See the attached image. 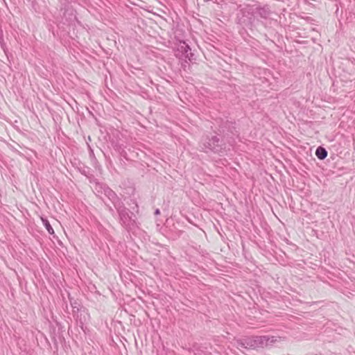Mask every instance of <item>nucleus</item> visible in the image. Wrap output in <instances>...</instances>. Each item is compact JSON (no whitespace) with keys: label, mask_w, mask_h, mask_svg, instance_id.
Returning a JSON list of instances; mask_svg holds the SVG:
<instances>
[{"label":"nucleus","mask_w":355,"mask_h":355,"mask_svg":"<svg viewBox=\"0 0 355 355\" xmlns=\"http://www.w3.org/2000/svg\"><path fill=\"white\" fill-rule=\"evenodd\" d=\"M236 347L241 349V348L246 349L258 350L272 346L277 342V338L275 336H244L239 338H234Z\"/></svg>","instance_id":"1"},{"label":"nucleus","mask_w":355,"mask_h":355,"mask_svg":"<svg viewBox=\"0 0 355 355\" xmlns=\"http://www.w3.org/2000/svg\"><path fill=\"white\" fill-rule=\"evenodd\" d=\"M202 148L205 152L212 151L217 153H220L222 149L219 144V139L216 136H213L211 138L207 137L202 142Z\"/></svg>","instance_id":"2"},{"label":"nucleus","mask_w":355,"mask_h":355,"mask_svg":"<svg viewBox=\"0 0 355 355\" xmlns=\"http://www.w3.org/2000/svg\"><path fill=\"white\" fill-rule=\"evenodd\" d=\"M243 14L253 13L255 15L259 16L263 19H268L270 15V10L268 6L257 7L253 9L252 7L247 6L241 10Z\"/></svg>","instance_id":"3"},{"label":"nucleus","mask_w":355,"mask_h":355,"mask_svg":"<svg viewBox=\"0 0 355 355\" xmlns=\"http://www.w3.org/2000/svg\"><path fill=\"white\" fill-rule=\"evenodd\" d=\"M178 51L182 53V55L189 60H193V53L191 52L190 46L185 42H181L178 47Z\"/></svg>","instance_id":"4"},{"label":"nucleus","mask_w":355,"mask_h":355,"mask_svg":"<svg viewBox=\"0 0 355 355\" xmlns=\"http://www.w3.org/2000/svg\"><path fill=\"white\" fill-rule=\"evenodd\" d=\"M118 212L122 223L124 225H128L129 221L130 220V217L129 216L128 209L125 208L119 209Z\"/></svg>","instance_id":"5"},{"label":"nucleus","mask_w":355,"mask_h":355,"mask_svg":"<svg viewBox=\"0 0 355 355\" xmlns=\"http://www.w3.org/2000/svg\"><path fill=\"white\" fill-rule=\"evenodd\" d=\"M315 155L320 159H324L327 156V151L325 150V148L319 146L315 151Z\"/></svg>","instance_id":"6"},{"label":"nucleus","mask_w":355,"mask_h":355,"mask_svg":"<svg viewBox=\"0 0 355 355\" xmlns=\"http://www.w3.org/2000/svg\"><path fill=\"white\" fill-rule=\"evenodd\" d=\"M43 225L50 234H54V230L47 219L42 218Z\"/></svg>","instance_id":"7"},{"label":"nucleus","mask_w":355,"mask_h":355,"mask_svg":"<svg viewBox=\"0 0 355 355\" xmlns=\"http://www.w3.org/2000/svg\"><path fill=\"white\" fill-rule=\"evenodd\" d=\"M0 45H1V49L6 53V43L4 42V40H3L2 31H0Z\"/></svg>","instance_id":"8"},{"label":"nucleus","mask_w":355,"mask_h":355,"mask_svg":"<svg viewBox=\"0 0 355 355\" xmlns=\"http://www.w3.org/2000/svg\"><path fill=\"white\" fill-rule=\"evenodd\" d=\"M107 193L110 198H114L115 197V193L112 190H108Z\"/></svg>","instance_id":"9"},{"label":"nucleus","mask_w":355,"mask_h":355,"mask_svg":"<svg viewBox=\"0 0 355 355\" xmlns=\"http://www.w3.org/2000/svg\"><path fill=\"white\" fill-rule=\"evenodd\" d=\"M159 214H160V211H159V209H157L155 210V215H159Z\"/></svg>","instance_id":"10"},{"label":"nucleus","mask_w":355,"mask_h":355,"mask_svg":"<svg viewBox=\"0 0 355 355\" xmlns=\"http://www.w3.org/2000/svg\"><path fill=\"white\" fill-rule=\"evenodd\" d=\"M309 355H321V354H310Z\"/></svg>","instance_id":"11"}]
</instances>
